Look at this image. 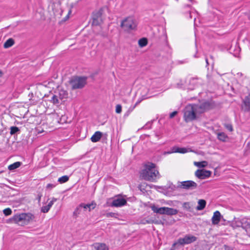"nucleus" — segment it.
Masks as SVG:
<instances>
[{"instance_id":"obj_1","label":"nucleus","mask_w":250,"mask_h":250,"mask_svg":"<svg viewBox=\"0 0 250 250\" xmlns=\"http://www.w3.org/2000/svg\"><path fill=\"white\" fill-rule=\"evenodd\" d=\"M158 174V171L155 169V165L153 163H148L145 166L140 176L145 180L153 181L156 179Z\"/></svg>"},{"instance_id":"obj_2","label":"nucleus","mask_w":250,"mask_h":250,"mask_svg":"<svg viewBox=\"0 0 250 250\" xmlns=\"http://www.w3.org/2000/svg\"><path fill=\"white\" fill-rule=\"evenodd\" d=\"M35 217L31 213H22L16 214L13 216L14 222L21 226L27 225L34 219Z\"/></svg>"},{"instance_id":"obj_3","label":"nucleus","mask_w":250,"mask_h":250,"mask_svg":"<svg viewBox=\"0 0 250 250\" xmlns=\"http://www.w3.org/2000/svg\"><path fill=\"white\" fill-rule=\"evenodd\" d=\"M193 104L187 105L184 109V118L188 123L195 120L198 114Z\"/></svg>"},{"instance_id":"obj_4","label":"nucleus","mask_w":250,"mask_h":250,"mask_svg":"<svg viewBox=\"0 0 250 250\" xmlns=\"http://www.w3.org/2000/svg\"><path fill=\"white\" fill-rule=\"evenodd\" d=\"M121 27L125 31L129 32L136 29L137 23L133 17H128L122 21Z\"/></svg>"},{"instance_id":"obj_5","label":"nucleus","mask_w":250,"mask_h":250,"mask_svg":"<svg viewBox=\"0 0 250 250\" xmlns=\"http://www.w3.org/2000/svg\"><path fill=\"white\" fill-rule=\"evenodd\" d=\"M86 80L85 77H74L70 80L69 83L72 89H81L86 84Z\"/></svg>"},{"instance_id":"obj_6","label":"nucleus","mask_w":250,"mask_h":250,"mask_svg":"<svg viewBox=\"0 0 250 250\" xmlns=\"http://www.w3.org/2000/svg\"><path fill=\"white\" fill-rule=\"evenodd\" d=\"M197 239V238L190 234L186 235L183 238H180L178 239L177 242L173 244L175 246L177 244L181 245H185L191 244Z\"/></svg>"},{"instance_id":"obj_7","label":"nucleus","mask_w":250,"mask_h":250,"mask_svg":"<svg viewBox=\"0 0 250 250\" xmlns=\"http://www.w3.org/2000/svg\"><path fill=\"white\" fill-rule=\"evenodd\" d=\"M195 111L198 114H200L209 110L211 107L210 103L208 102H205L199 104H193Z\"/></svg>"},{"instance_id":"obj_8","label":"nucleus","mask_w":250,"mask_h":250,"mask_svg":"<svg viewBox=\"0 0 250 250\" xmlns=\"http://www.w3.org/2000/svg\"><path fill=\"white\" fill-rule=\"evenodd\" d=\"M102 13L103 10L102 9L93 12L92 23L93 25H99L103 22L102 18Z\"/></svg>"},{"instance_id":"obj_9","label":"nucleus","mask_w":250,"mask_h":250,"mask_svg":"<svg viewBox=\"0 0 250 250\" xmlns=\"http://www.w3.org/2000/svg\"><path fill=\"white\" fill-rule=\"evenodd\" d=\"M179 187L185 189H194L197 188V184L193 181H186L181 182Z\"/></svg>"},{"instance_id":"obj_10","label":"nucleus","mask_w":250,"mask_h":250,"mask_svg":"<svg viewBox=\"0 0 250 250\" xmlns=\"http://www.w3.org/2000/svg\"><path fill=\"white\" fill-rule=\"evenodd\" d=\"M127 204L126 200L121 196H116L112 201L111 206L115 207H121Z\"/></svg>"},{"instance_id":"obj_11","label":"nucleus","mask_w":250,"mask_h":250,"mask_svg":"<svg viewBox=\"0 0 250 250\" xmlns=\"http://www.w3.org/2000/svg\"><path fill=\"white\" fill-rule=\"evenodd\" d=\"M241 109L245 112L250 111V93L242 99Z\"/></svg>"},{"instance_id":"obj_12","label":"nucleus","mask_w":250,"mask_h":250,"mask_svg":"<svg viewBox=\"0 0 250 250\" xmlns=\"http://www.w3.org/2000/svg\"><path fill=\"white\" fill-rule=\"evenodd\" d=\"M211 174V171L204 169H198L195 173V176L200 179H204L210 177Z\"/></svg>"},{"instance_id":"obj_13","label":"nucleus","mask_w":250,"mask_h":250,"mask_svg":"<svg viewBox=\"0 0 250 250\" xmlns=\"http://www.w3.org/2000/svg\"><path fill=\"white\" fill-rule=\"evenodd\" d=\"M222 216L219 211H216L214 212L213 216L211 218V222L213 225H217L221 220Z\"/></svg>"},{"instance_id":"obj_14","label":"nucleus","mask_w":250,"mask_h":250,"mask_svg":"<svg viewBox=\"0 0 250 250\" xmlns=\"http://www.w3.org/2000/svg\"><path fill=\"white\" fill-rule=\"evenodd\" d=\"M93 247L94 250H109L108 247L104 243H96Z\"/></svg>"},{"instance_id":"obj_15","label":"nucleus","mask_w":250,"mask_h":250,"mask_svg":"<svg viewBox=\"0 0 250 250\" xmlns=\"http://www.w3.org/2000/svg\"><path fill=\"white\" fill-rule=\"evenodd\" d=\"M188 152V149L185 147H178L174 146L172 148V151L171 152H168L167 153H185Z\"/></svg>"},{"instance_id":"obj_16","label":"nucleus","mask_w":250,"mask_h":250,"mask_svg":"<svg viewBox=\"0 0 250 250\" xmlns=\"http://www.w3.org/2000/svg\"><path fill=\"white\" fill-rule=\"evenodd\" d=\"M102 136V133L100 131H96L91 137V141L93 143H96L100 141Z\"/></svg>"},{"instance_id":"obj_17","label":"nucleus","mask_w":250,"mask_h":250,"mask_svg":"<svg viewBox=\"0 0 250 250\" xmlns=\"http://www.w3.org/2000/svg\"><path fill=\"white\" fill-rule=\"evenodd\" d=\"M250 219L247 218H243L241 219V225H242V228L246 231L249 229V227L250 226Z\"/></svg>"},{"instance_id":"obj_18","label":"nucleus","mask_w":250,"mask_h":250,"mask_svg":"<svg viewBox=\"0 0 250 250\" xmlns=\"http://www.w3.org/2000/svg\"><path fill=\"white\" fill-rule=\"evenodd\" d=\"M165 208L166 207L158 208L155 205L151 206V208L154 212L160 214H165Z\"/></svg>"},{"instance_id":"obj_19","label":"nucleus","mask_w":250,"mask_h":250,"mask_svg":"<svg viewBox=\"0 0 250 250\" xmlns=\"http://www.w3.org/2000/svg\"><path fill=\"white\" fill-rule=\"evenodd\" d=\"M81 204L82 205L83 209L84 210H86L87 209H88L89 211H90L91 209H93L96 207V204L93 203L87 204L82 203Z\"/></svg>"},{"instance_id":"obj_20","label":"nucleus","mask_w":250,"mask_h":250,"mask_svg":"<svg viewBox=\"0 0 250 250\" xmlns=\"http://www.w3.org/2000/svg\"><path fill=\"white\" fill-rule=\"evenodd\" d=\"M178 213V210L173 208H165V214L167 215H175Z\"/></svg>"},{"instance_id":"obj_21","label":"nucleus","mask_w":250,"mask_h":250,"mask_svg":"<svg viewBox=\"0 0 250 250\" xmlns=\"http://www.w3.org/2000/svg\"><path fill=\"white\" fill-rule=\"evenodd\" d=\"M206 202L205 200L200 199L198 202V206L196 207L197 210H203L206 207Z\"/></svg>"},{"instance_id":"obj_22","label":"nucleus","mask_w":250,"mask_h":250,"mask_svg":"<svg viewBox=\"0 0 250 250\" xmlns=\"http://www.w3.org/2000/svg\"><path fill=\"white\" fill-rule=\"evenodd\" d=\"M68 93L67 91L63 89H61L59 91V98L61 100L66 99L67 98Z\"/></svg>"},{"instance_id":"obj_23","label":"nucleus","mask_w":250,"mask_h":250,"mask_svg":"<svg viewBox=\"0 0 250 250\" xmlns=\"http://www.w3.org/2000/svg\"><path fill=\"white\" fill-rule=\"evenodd\" d=\"M22 163L20 162H16L10 165H9L8 167V168L10 170H14L18 167H19L21 165Z\"/></svg>"},{"instance_id":"obj_24","label":"nucleus","mask_w":250,"mask_h":250,"mask_svg":"<svg viewBox=\"0 0 250 250\" xmlns=\"http://www.w3.org/2000/svg\"><path fill=\"white\" fill-rule=\"evenodd\" d=\"M14 44V40L10 38L8 39L4 43L3 47L5 48H8L12 46Z\"/></svg>"},{"instance_id":"obj_25","label":"nucleus","mask_w":250,"mask_h":250,"mask_svg":"<svg viewBox=\"0 0 250 250\" xmlns=\"http://www.w3.org/2000/svg\"><path fill=\"white\" fill-rule=\"evenodd\" d=\"M228 138L227 135L224 132H219L217 133V138L220 141L226 142Z\"/></svg>"},{"instance_id":"obj_26","label":"nucleus","mask_w":250,"mask_h":250,"mask_svg":"<svg viewBox=\"0 0 250 250\" xmlns=\"http://www.w3.org/2000/svg\"><path fill=\"white\" fill-rule=\"evenodd\" d=\"M51 204L52 203H49L47 205L42 206L41 209V211L43 213L48 212L52 207Z\"/></svg>"},{"instance_id":"obj_27","label":"nucleus","mask_w":250,"mask_h":250,"mask_svg":"<svg viewBox=\"0 0 250 250\" xmlns=\"http://www.w3.org/2000/svg\"><path fill=\"white\" fill-rule=\"evenodd\" d=\"M138 44L141 47H144L147 45V40L146 38H142L139 40Z\"/></svg>"},{"instance_id":"obj_28","label":"nucleus","mask_w":250,"mask_h":250,"mask_svg":"<svg viewBox=\"0 0 250 250\" xmlns=\"http://www.w3.org/2000/svg\"><path fill=\"white\" fill-rule=\"evenodd\" d=\"M194 165L199 167H206L208 165V163L206 161H202V162H195Z\"/></svg>"},{"instance_id":"obj_29","label":"nucleus","mask_w":250,"mask_h":250,"mask_svg":"<svg viewBox=\"0 0 250 250\" xmlns=\"http://www.w3.org/2000/svg\"><path fill=\"white\" fill-rule=\"evenodd\" d=\"M68 180H69V176H68L67 175H64L61 177H60L58 179V181L60 183L62 184V183H64L67 182Z\"/></svg>"},{"instance_id":"obj_30","label":"nucleus","mask_w":250,"mask_h":250,"mask_svg":"<svg viewBox=\"0 0 250 250\" xmlns=\"http://www.w3.org/2000/svg\"><path fill=\"white\" fill-rule=\"evenodd\" d=\"M82 209H83V208H82L81 204L79 205L77 207V208H76L75 211H74V212H73L74 215L76 216H78L79 214H80L81 213V212Z\"/></svg>"},{"instance_id":"obj_31","label":"nucleus","mask_w":250,"mask_h":250,"mask_svg":"<svg viewBox=\"0 0 250 250\" xmlns=\"http://www.w3.org/2000/svg\"><path fill=\"white\" fill-rule=\"evenodd\" d=\"M59 98L58 96L54 95L51 98V101L54 104H58L59 103Z\"/></svg>"},{"instance_id":"obj_32","label":"nucleus","mask_w":250,"mask_h":250,"mask_svg":"<svg viewBox=\"0 0 250 250\" xmlns=\"http://www.w3.org/2000/svg\"><path fill=\"white\" fill-rule=\"evenodd\" d=\"M19 131V128L17 126H11L10 127V134L11 135L14 134Z\"/></svg>"},{"instance_id":"obj_33","label":"nucleus","mask_w":250,"mask_h":250,"mask_svg":"<svg viewBox=\"0 0 250 250\" xmlns=\"http://www.w3.org/2000/svg\"><path fill=\"white\" fill-rule=\"evenodd\" d=\"M241 49L237 45L235 46V52L233 53V55L235 57H238V55L239 54V52H240Z\"/></svg>"},{"instance_id":"obj_34","label":"nucleus","mask_w":250,"mask_h":250,"mask_svg":"<svg viewBox=\"0 0 250 250\" xmlns=\"http://www.w3.org/2000/svg\"><path fill=\"white\" fill-rule=\"evenodd\" d=\"M3 212L5 215L8 216L12 213V210L10 208H7L3 210Z\"/></svg>"},{"instance_id":"obj_35","label":"nucleus","mask_w":250,"mask_h":250,"mask_svg":"<svg viewBox=\"0 0 250 250\" xmlns=\"http://www.w3.org/2000/svg\"><path fill=\"white\" fill-rule=\"evenodd\" d=\"M106 217H115L117 218V214L114 212H108L105 214Z\"/></svg>"},{"instance_id":"obj_36","label":"nucleus","mask_w":250,"mask_h":250,"mask_svg":"<svg viewBox=\"0 0 250 250\" xmlns=\"http://www.w3.org/2000/svg\"><path fill=\"white\" fill-rule=\"evenodd\" d=\"M234 222L237 227L242 228V225H241V219H235Z\"/></svg>"},{"instance_id":"obj_37","label":"nucleus","mask_w":250,"mask_h":250,"mask_svg":"<svg viewBox=\"0 0 250 250\" xmlns=\"http://www.w3.org/2000/svg\"><path fill=\"white\" fill-rule=\"evenodd\" d=\"M122 112V106L120 104H117L116 106V112L117 113H120Z\"/></svg>"},{"instance_id":"obj_38","label":"nucleus","mask_w":250,"mask_h":250,"mask_svg":"<svg viewBox=\"0 0 250 250\" xmlns=\"http://www.w3.org/2000/svg\"><path fill=\"white\" fill-rule=\"evenodd\" d=\"M225 127L230 131H232L233 130V127L231 124H227L225 125Z\"/></svg>"},{"instance_id":"obj_39","label":"nucleus","mask_w":250,"mask_h":250,"mask_svg":"<svg viewBox=\"0 0 250 250\" xmlns=\"http://www.w3.org/2000/svg\"><path fill=\"white\" fill-rule=\"evenodd\" d=\"M55 186H56V185H54V184H47V186H46V188H47V189H52V188H54Z\"/></svg>"},{"instance_id":"obj_40","label":"nucleus","mask_w":250,"mask_h":250,"mask_svg":"<svg viewBox=\"0 0 250 250\" xmlns=\"http://www.w3.org/2000/svg\"><path fill=\"white\" fill-rule=\"evenodd\" d=\"M178 112L176 111H173L169 115L170 118H173L175 115L177 114Z\"/></svg>"},{"instance_id":"obj_41","label":"nucleus","mask_w":250,"mask_h":250,"mask_svg":"<svg viewBox=\"0 0 250 250\" xmlns=\"http://www.w3.org/2000/svg\"><path fill=\"white\" fill-rule=\"evenodd\" d=\"M224 248L225 250H234L233 249L227 245H225Z\"/></svg>"},{"instance_id":"obj_42","label":"nucleus","mask_w":250,"mask_h":250,"mask_svg":"<svg viewBox=\"0 0 250 250\" xmlns=\"http://www.w3.org/2000/svg\"><path fill=\"white\" fill-rule=\"evenodd\" d=\"M7 223H14V220L13 219V217L11 218H9L8 220H7Z\"/></svg>"},{"instance_id":"obj_43","label":"nucleus","mask_w":250,"mask_h":250,"mask_svg":"<svg viewBox=\"0 0 250 250\" xmlns=\"http://www.w3.org/2000/svg\"><path fill=\"white\" fill-rule=\"evenodd\" d=\"M42 196V195L41 193H39L38 194L37 199H38L39 202H40L41 201Z\"/></svg>"},{"instance_id":"obj_44","label":"nucleus","mask_w":250,"mask_h":250,"mask_svg":"<svg viewBox=\"0 0 250 250\" xmlns=\"http://www.w3.org/2000/svg\"><path fill=\"white\" fill-rule=\"evenodd\" d=\"M57 200V199L54 197L52 198V200L49 203H52L51 206L53 205L54 203L56 202Z\"/></svg>"},{"instance_id":"obj_45","label":"nucleus","mask_w":250,"mask_h":250,"mask_svg":"<svg viewBox=\"0 0 250 250\" xmlns=\"http://www.w3.org/2000/svg\"><path fill=\"white\" fill-rule=\"evenodd\" d=\"M185 7H188V8H190L191 6L190 5L187 4V5H185Z\"/></svg>"},{"instance_id":"obj_46","label":"nucleus","mask_w":250,"mask_h":250,"mask_svg":"<svg viewBox=\"0 0 250 250\" xmlns=\"http://www.w3.org/2000/svg\"><path fill=\"white\" fill-rule=\"evenodd\" d=\"M140 102H141V101H138L136 103V104H139Z\"/></svg>"},{"instance_id":"obj_47","label":"nucleus","mask_w":250,"mask_h":250,"mask_svg":"<svg viewBox=\"0 0 250 250\" xmlns=\"http://www.w3.org/2000/svg\"><path fill=\"white\" fill-rule=\"evenodd\" d=\"M206 61L207 63L208 64V60L207 59H206Z\"/></svg>"},{"instance_id":"obj_48","label":"nucleus","mask_w":250,"mask_h":250,"mask_svg":"<svg viewBox=\"0 0 250 250\" xmlns=\"http://www.w3.org/2000/svg\"><path fill=\"white\" fill-rule=\"evenodd\" d=\"M189 17L190 18H192L190 12H189Z\"/></svg>"},{"instance_id":"obj_49","label":"nucleus","mask_w":250,"mask_h":250,"mask_svg":"<svg viewBox=\"0 0 250 250\" xmlns=\"http://www.w3.org/2000/svg\"><path fill=\"white\" fill-rule=\"evenodd\" d=\"M146 222L147 223H149V221H146Z\"/></svg>"},{"instance_id":"obj_50","label":"nucleus","mask_w":250,"mask_h":250,"mask_svg":"<svg viewBox=\"0 0 250 250\" xmlns=\"http://www.w3.org/2000/svg\"><path fill=\"white\" fill-rule=\"evenodd\" d=\"M189 1L192 2L193 1V0H189Z\"/></svg>"},{"instance_id":"obj_51","label":"nucleus","mask_w":250,"mask_h":250,"mask_svg":"<svg viewBox=\"0 0 250 250\" xmlns=\"http://www.w3.org/2000/svg\"><path fill=\"white\" fill-rule=\"evenodd\" d=\"M70 13H71V10H69V14Z\"/></svg>"},{"instance_id":"obj_52","label":"nucleus","mask_w":250,"mask_h":250,"mask_svg":"<svg viewBox=\"0 0 250 250\" xmlns=\"http://www.w3.org/2000/svg\"><path fill=\"white\" fill-rule=\"evenodd\" d=\"M232 47H231V48H230V51H231V50H232Z\"/></svg>"},{"instance_id":"obj_53","label":"nucleus","mask_w":250,"mask_h":250,"mask_svg":"<svg viewBox=\"0 0 250 250\" xmlns=\"http://www.w3.org/2000/svg\"><path fill=\"white\" fill-rule=\"evenodd\" d=\"M0 74H1V72H0Z\"/></svg>"},{"instance_id":"obj_54","label":"nucleus","mask_w":250,"mask_h":250,"mask_svg":"<svg viewBox=\"0 0 250 250\" xmlns=\"http://www.w3.org/2000/svg\"><path fill=\"white\" fill-rule=\"evenodd\" d=\"M1 172H2V171H0V173H1Z\"/></svg>"}]
</instances>
